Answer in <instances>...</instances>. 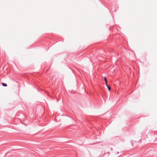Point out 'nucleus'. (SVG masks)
Returning <instances> with one entry per match:
<instances>
[{"label": "nucleus", "mask_w": 157, "mask_h": 157, "mask_svg": "<svg viewBox=\"0 0 157 157\" xmlns=\"http://www.w3.org/2000/svg\"><path fill=\"white\" fill-rule=\"evenodd\" d=\"M106 85L108 90L109 91L111 89V87L107 84V83H106Z\"/></svg>", "instance_id": "nucleus-1"}, {"label": "nucleus", "mask_w": 157, "mask_h": 157, "mask_svg": "<svg viewBox=\"0 0 157 157\" xmlns=\"http://www.w3.org/2000/svg\"><path fill=\"white\" fill-rule=\"evenodd\" d=\"M104 79L106 82V83H107V80L106 78L105 77H104Z\"/></svg>", "instance_id": "nucleus-3"}, {"label": "nucleus", "mask_w": 157, "mask_h": 157, "mask_svg": "<svg viewBox=\"0 0 157 157\" xmlns=\"http://www.w3.org/2000/svg\"><path fill=\"white\" fill-rule=\"evenodd\" d=\"M2 85L3 86H7V85L6 84L4 83H2Z\"/></svg>", "instance_id": "nucleus-2"}]
</instances>
